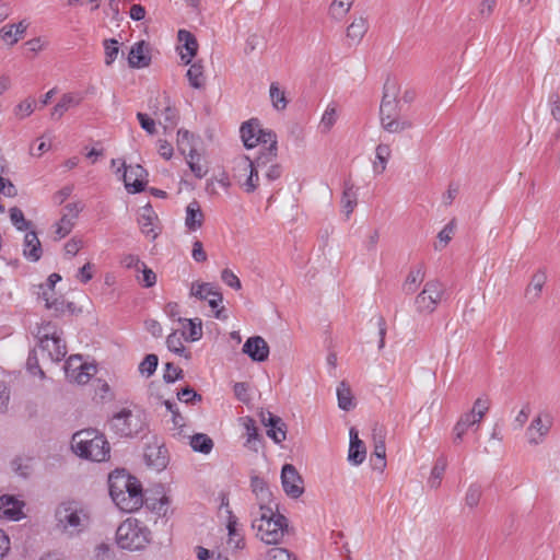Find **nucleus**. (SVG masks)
<instances>
[{"mask_svg": "<svg viewBox=\"0 0 560 560\" xmlns=\"http://www.w3.org/2000/svg\"><path fill=\"white\" fill-rule=\"evenodd\" d=\"M57 529L68 538L86 533L93 522L92 509L78 501H66L55 512Z\"/></svg>", "mask_w": 560, "mask_h": 560, "instance_id": "1", "label": "nucleus"}, {"mask_svg": "<svg viewBox=\"0 0 560 560\" xmlns=\"http://www.w3.org/2000/svg\"><path fill=\"white\" fill-rule=\"evenodd\" d=\"M108 488L109 495L119 510L130 513L142 506L141 485L124 469H116L109 475Z\"/></svg>", "mask_w": 560, "mask_h": 560, "instance_id": "2", "label": "nucleus"}, {"mask_svg": "<svg viewBox=\"0 0 560 560\" xmlns=\"http://www.w3.org/2000/svg\"><path fill=\"white\" fill-rule=\"evenodd\" d=\"M277 508H252L249 512L256 536L268 545L279 544L288 529V520Z\"/></svg>", "mask_w": 560, "mask_h": 560, "instance_id": "3", "label": "nucleus"}, {"mask_svg": "<svg viewBox=\"0 0 560 560\" xmlns=\"http://www.w3.org/2000/svg\"><path fill=\"white\" fill-rule=\"evenodd\" d=\"M72 451L80 457L93 462H104L109 457V443L105 435L94 429H86L73 434Z\"/></svg>", "mask_w": 560, "mask_h": 560, "instance_id": "4", "label": "nucleus"}, {"mask_svg": "<svg viewBox=\"0 0 560 560\" xmlns=\"http://www.w3.org/2000/svg\"><path fill=\"white\" fill-rule=\"evenodd\" d=\"M380 117L382 127L390 133L401 132L412 126L409 120L399 118L397 84L395 81L387 80L384 85Z\"/></svg>", "mask_w": 560, "mask_h": 560, "instance_id": "5", "label": "nucleus"}, {"mask_svg": "<svg viewBox=\"0 0 560 560\" xmlns=\"http://www.w3.org/2000/svg\"><path fill=\"white\" fill-rule=\"evenodd\" d=\"M277 159L273 151H260L255 159L242 156L237 163V167L242 174L238 176L241 188L247 192H254L259 186V173L268 166L270 162Z\"/></svg>", "mask_w": 560, "mask_h": 560, "instance_id": "6", "label": "nucleus"}, {"mask_svg": "<svg viewBox=\"0 0 560 560\" xmlns=\"http://www.w3.org/2000/svg\"><path fill=\"white\" fill-rule=\"evenodd\" d=\"M145 416L138 408H122L108 420V428L116 436L133 438L144 431Z\"/></svg>", "mask_w": 560, "mask_h": 560, "instance_id": "7", "label": "nucleus"}, {"mask_svg": "<svg viewBox=\"0 0 560 560\" xmlns=\"http://www.w3.org/2000/svg\"><path fill=\"white\" fill-rule=\"evenodd\" d=\"M151 541L150 529L137 518H127L116 530V542L121 549L141 550Z\"/></svg>", "mask_w": 560, "mask_h": 560, "instance_id": "8", "label": "nucleus"}, {"mask_svg": "<svg viewBox=\"0 0 560 560\" xmlns=\"http://www.w3.org/2000/svg\"><path fill=\"white\" fill-rule=\"evenodd\" d=\"M446 300L447 293L444 283L431 279L423 284L421 291L416 295L413 300L415 312L419 316H429Z\"/></svg>", "mask_w": 560, "mask_h": 560, "instance_id": "9", "label": "nucleus"}, {"mask_svg": "<svg viewBox=\"0 0 560 560\" xmlns=\"http://www.w3.org/2000/svg\"><path fill=\"white\" fill-rule=\"evenodd\" d=\"M240 132L245 148L253 149L261 144V151L272 150L275 155H277V135L270 129H262L258 119L243 122Z\"/></svg>", "mask_w": 560, "mask_h": 560, "instance_id": "10", "label": "nucleus"}, {"mask_svg": "<svg viewBox=\"0 0 560 560\" xmlns=\"http://www.w3.org/2000/svg\"><path fill=\"white\" fill-rule=\"evenodd\" d=\"M67 377L78 384H86L96 374L97 368L94 363L83 361L80 353L70 355L65 363Z\"/></svg>", "mask_w": 560, "mask_h": 560, "instance_id": "11", "label": "nucleus"}, {"mask_svg": "<svg viewBox=\"0 0 560 560\" xmlns=\"http://www.w3.org/2000/svg\"><path fill=\"white\" fill-rule=\"evenodd\" d=\"M551 427L552 417L548 412H539L526 429L527 443L533 446L544 443Z\"/></svg>", "mask_w": 560, "mask_h": 560, "instance_id": "12", "label": "nucleus"}, {"mask_svg": "<svg viewBox=\"0 0 560 560\" xmlns=\"http://www.w3.org/2000/svg\"><path fill=\"white\" fill-rule=\"evenodd\" d=\"M35 338L40 350H61L66 348L62 332L51 323L39 326Z\"/></svg>", "mask_w": 560, "mask_h": 560, "instance_id": "13", "label": "nucleus"}, {"mask_svg": "<svg viewBox=\"0 0 560 560\" xmlns=\"http://www.w3.org/2000/svg\"><path fill=\"white\" fill-rule=\"evenodd\" d=\"M121 167L124 168L121 179L124 180L127 191L129 194L143 191L145 186L144 178L147 176L145 170L139 164L126 166L125 162L121 163Z\"/></svg>", "mask_w": 560, "mask_h": 560, "instance_id": "14", "label": "nucleus"}, {"mask_svg": "<svg viewBox=\"0 0 560 560\" xmlns=\"http://www.w3.org/2000/svg\"><path fill=\"white\" fill-rule=\"evenodd\" d=\"M281 482L285 494L293 499L299 498L304 491L303 480L295 467L291 464L283 465Z\"/></svg>", "mask_w": 560, "mask_h": 560, "instance_id": "15", "label": "nucleus"}, {"mask_svg": "<svg viewBox=\"0 0 560 560\" xmlns=\"http://www.w3.org/2000/svg\"><path fill=\"white\" fill-rule=\"evenodd\" d=\"M24 502L10 494L0 497V518L16 522L24 515Z\"/></svg>", "mask_w": 560, "mask_h": 560, "instance_id": "16", "label": "nucleus"}, {"mask_svg": "<svg viewBox=\"0 0 560 560\" xmlns=\"http://www.w3.org/2000/svg\"><path fill=\"white\" fill-rule=\"evenodd\" d=\"M250 488L257 501V503L252 508L278 506L277 503L273 501L271 490L269 489L267 482L262 478L258 476H253L250 478Z\"/></svg>", "mask_w": 560, "mask_h": 560, "instance_id": "17", "label": "nucleus"}, {"mask_svg": "<svg viewBox=\"0 0 560 560\" xmlns=\"http://www.w3.org/2000/svg\"><path fill=\"white\" fill-rule=\"evenodd\" d=\"M261 422L267 428V435L276 443L280 444L287 438V425L282 419L271 412L261 413Z\"/></svg>", "mask_w": 560, "mask_h": 560, "instance_id": "18", "label": "nucleus"}, {"mask_svg": "<svg viewBox=\"0 0 560 560\" xmlns=\"http://www.w3.org/2000/svg\"><path fill=\"white\" fill-rule=\"evenodd\" d=\"M546 282L547 272L545 269H538L534 272L524 292V296L529 304H534L540 299Z\"/></svg>", "mask_w": 560, "mask_h": 560, "instance_id": "19", "label": "nucleus"}, {"mask_svg": "<svg viewBox=\"0 0 560 560\" xmlns=\"http://www.w3.org/2000/svg\"><path fill=\"white\" fill-rule=\"evenodd\" d=\"M350 443L348 451V460L353 466L361 465L366 457V450L364 443L359 438L358 430L352 427L349 430Z\"/></svg>", "mask_w": 560, "mask_h": 560, "instance_id": "20", "label": "nucleus"}, {"mask_svg": "<svg viewBox=\"0 0 560 560\" xmlns=\"http://www.w3.org/2000/svg\"><path fill=\"white\" fill-rule=\"evenodd\" d=\"M39 298L45 301L46 308L54 311L56 315L69 313L71 315L80 312L72 302H67L62 298L52 299L47 291L39 292Z\"/></svg>", "mask_w": 560, "mask_h": 560, "instance_id": "21", "label": "nucleus"}, {"mask_svg": "<svg viewBox=\"0 0 560 560\" xmlns=\"http://www.w3.org/2000/svg\"><path fill=\"white\" fill-rule=\"evenodd\" d=\"M43 249L36 232L30 231L24 236L23 256L28 261H38L42 257Z\"/></svg>", "mask_w": 560, "mask_h": 560, "instance_id": "22", "label": "nucleus"}, {"mask_svg": "<svg viewBox=\"0 0 560 560\" xmlns=\"http://www.w3.org/2000/svg\"><path fill=\"white\" fill-rule=\"evenodd\" d=\"M156 220L158 215L150 205H147L141 208L138 217V224L143 234L152 238H155L158 236V233L155 232L154 229V223Z\"/></svg>", "mask_w": 560, "mask_h": 560, "instance_id": "23", "label": "nucleus"}, {"mask_svg": "<svg viewBox=\"0 0 560 560\" xmlns=\"http://www.w3.org/2000/svg\"><path fill=\"white\" fill-rule=\"evenodd\" d=\"M205 215L198 201L194 200L186 207L185 226L188 231H197L203 224Z\"/></svg>", "mask_w": 560, "mask_h": 560, "instance_id": "24", "label": "nucleus"}, {"mask_svg": "<svg viewBox=\"0 0 560 560\" xmlns=\"http://www.w3.org/2000/svg\"><path fill=\"white\" fill-rule=\"evenodd\" d=\"M150 60H151V58L149 56V50H148V47L145 46L144 42L136 43L131 47V49L129 51V56H128V61H129L130 67L144 68V67L149 66Z\"/></svg>", "mask_w": 560, "mask_h": 560, "instance_id": "25", "label": "nucleus"}, {"mask_svg": "<svg viewBox=\"0 0 560 560\" xmlns=\"http://www.w3.org/2000/svg\"><path fill=\"white\" fill-rule=\"evenodd\" d=\"M178 40L183 43V46L186 50V52L180 54V58L186 65H189L191 62V59L197 54L198 43L195 36L186 30L178 31Z\"/></svg>", "mask_w": 560, "mask_h": 560, "instance_id": "26", "label": "nucleus"}, {"mask_svg": "<svg viewBox=\"0 0 560 560\" xmlns=\"http://www.w3.org/2000/svg\"><path fill=\"white\" fill-rule=\"evenodd\" d=\"M27 24L21 21L16 24H7L0 30V37L9 45L16 44L25 34Z\"/></svg>", "mask_w": 560, "mask_h": 560, "instance_id": "27", "label": "nucleus"}, {"mask_svg": "<svg viewBox=\"0 0 560 560\" xmlns=\"http://www.w3.org/2000/svg\"><path fill=\"white\" fill-rule=\"evenodd\" d=\"M358 202V191L351 180H346L343 184V191L341 196L342 210L348 218L354 210Z\"/></svg>", "mask_w": 560, "mask_h": 560, "instance_id": "28", "label": "nucleus"}, {"mask_svg": "<svg viewBox=\"0 0 560 560\" xmlns=\"http://www.w3.org/2000/svg\"><path fill=\"white\" fill-rule=\"evenodd\" d=\"M82 101V96L77 93H66L60 101L56 104L51 112L54 119H59L71 107L78 106Z\"/></svg>", "mask_w": 560, "mask_h": 560, "instance_id": "29", "label": "nucleus"}, {"mask_svg": "<svg viewBox=\"0 0 560 560\" xmlns=\"http://www.w3.org/2000/svg\"><path fill=\"white\" fill-rule=\"evenodd\" d=\"M368 31V23L363 18H357L347 28V39L350 46L358 45Z\"/></svg>", "mask_w": 560, "mask_h": 560, "instance_id": "30", "label": "nucleus"}, {"mask_svg": "<svg viewBox=\"0 0 560 560\" xmlns=\"http://www.w3.org/2000/svg\"><path fill=\"white\" fill-rule=\"evenodd\" d=\"M144 457L148 466L155 470L164 469L168 463L166 451L162 447H148L144 453Z\"/></svg>", "mask_w": 560, "mask_h": 560, "instance_id": "31", "label": "nucleus"}, {"mask_svg": "<svg viewBox=\"0 0 560 560\" xmlns=\"http://www.w3.org/2000/svg\"><path fill=\"white\" fill-rule=\"evenodd\" d=\"M392 150L388 144L381 143L375 149V160L373 161V172L381 175L385 172Z\"/></svg>", "mask_w": 560, "mask_h": 560, "instance_id": "32", "label": "nucleus"}, {"mask_svg": "<svg viewBox=\"0 0 560 560\" xmlns=\"http://www.w3.org/2000/svg\"><path fill=\"white\" fill-rule=\"evenodd\" d=\"M218 290L219 287L214 283L195 281L190 287V295L203 301L209 299L212 293H215Z\"/></svg>", "mask_w": 560, "mask_h": 560, "instance_id": "33", "label": "nucleus"}, {"mask_svg": "<svg viewBox=\"0 0 560 560\" xmlns=\"http://www.w3.org/2000/svg\"><path fill=\"white\" fill-rule=\"evenodd\" d=\"M424 279V270L421 266H416L410 269L404 282V291L408 294L416 292L418 285Z\"/></svg>", "mask_w": 560, "mask_h": 560, "instance_id": "34", "label": "nucleus"}, {"mask_svg": "<svg viewBox=\"0 0 560 560\" xmlns=\"http://www.w3.org/2000/svg\"><path fill=\"white\" fill-rule=\"evenodd\" d=\"M189 445L195 452L209 454L213 448V441L203 433H196L190 436Z\"/></svg>", "mask_w": 560, "mask_h": 560, "instance_id": "35", "label": "nucleus"}, {"mask_svg": "<svg viewBox=\"0 0 560 560\" xmlns=\"http://www.w3.org/2000/svg\"><path fill=\"white\" fill-rule=\"evenodd\" d=\"M186 75L191 88L199 90L205 86L203 67L199 62L191 63Z\"/></svg>", "mask_w": 560, "mask_h": 560, "instance_id": "36", "label": "nucleus"}, {"mask_svg": "<svg viewBox=\"0 0 560 560\" xmlns=\"http://www.w3.org/2000/svg\"><path fill=\"white\" fill-rule=\"evenodd\" d=\"M182 335L186 340L196 341L202 336V324L199 318L187 319Z\"/></svg>", "mask_w": 560, "mask_h": 560, "instance_id": "37", "label": "nucleus"}, {"mask_svg": "<svg viewBox=\"0 0 560 560\" xmlns=\"http://www.w3.org/2000/svg\"><path fill=\"white\" fill-rule=\"evenodd\" d=\"M338 406L340 409L349 411L354 407L352 393L346 382H341L337 387Z\"/></svg>", "mask_w": 560, "mask_h": 560, "instance_id": "38", "label": "nucleus"}, {"mask_svg": "<svg viewBox=\"0 0 560 560\" xmlns=\"http://www.w3.org/2000/svg\"><path fill=\"white\" fill-rule=\"evenodd\" d=\"M269 96L275 109L283 110L287 107L288 100L285 97V93L284 91L280 90L277 82H272L270 84Z\"/></svg>", "mask_w": 560, "mask_h": 560, "instance_id": "39", "label": "nucleus"}, {"mask_svg": "<svg viewBox=\"0 0 560 560\" xmlns=\"http://www.w3.org/2000/svg\"><path fill=\"white\" fill-rule=\"evenodd\" d=\"M206 301H208L211 310L214 311V317L217 319L226 320L229 318L225 307H219L223 301V295L220 292V289L215 293H212V295Z\"/></svg>", "mask_w": 560, "mask_h": 560, "instance_id": "40", "label": "nucleus"}, {"mask_svg": "<svg viewBox=\"0 0 560 560\" xmlns=\"http://www.w3.org/2000/svg\"><path fill=\"white\" fill-rule=\"evenodd\" d=\"M337 117H338V115H337L336 105L329 104L326 107V109L322 116L320 122H319V128H320L322 132L330 131V129L337 121Z\"/></svg>", "mask_w": 560, "mask_h": 560, "instance_id": "41", "label": "nucleus"}, {"mask_svg": "<svg viewBox=\"0 0 560 560\" xmlns=\"http://www.w3.org/2000/svg\"><path fill=\"white\" fill-rule=\"evenodd\" d=\"M353 0H334L329 8L330 16L337 21L343 19L349 12Z\"/></svg>", "mask_w": 560, "mask_h": 560, "instance_id": "42", "label": "nucleus"}, {"mask_svg": "<svg viewBox=\"0 0 560 560\" xmlns=\"http://www.w3.org/2000/svg\"><path fill=\"white\" fill-rule=\"evenodd\" d=\"M243 424H244V428H245V431H246V436H247L246 445L249 448L256 450V444L259 441V434H258V431H257V427H256L255 420L247 417V418L244 419V423Z\"/></svg>", "mask_w": 560, "mask_h": 560, "instance_id": "43", "label": "nucleus"}, {"mask_svg": "<svg viewBox=\"0 0 560 560\" xmlns=\"http://www.w3.org/2000/svg\"><path fill=\"white\" fill-rule=\"evenodd\" d=\"M482 495V488L480 485L474 482L470 483L467 488L466 494H465V504L469 509H475L481 499Z\"/></svg>", "mask_w": 560, "mask_h": 560, "instance_id": "44", "label": "nucleus"}, {"mask_svg": "<svg viewBox=\"0 0 560 560\" xmlns=\"http://www.w3.org/2000/svg\"><path fill=\"white\" fill-rule=\"evenodd\" d=\"M163 121L164 129H172L176 126L178 120V110L174 107L167 104L165 108L161 113Z\"/></svg>", "mask_w": 560, "mask_h": 560, "instance_id": "45", "label": "nucleus"}, {"mask_svg": "<svg viewBox=\"0 0 560 560\" xmlns=\"http://www.w3.org/2000/svg\"><path fill=\"white\" fill-rule=\"evenodd\" d=\"M10 219L19 231H26L31 226V222L25 219L23 211L16 207L10 209Z\"/></svg>", "mask_w": 560, "mask_h": 560, "instance_id": "46", "label": "nucleus"}, {"mask_svg": "<svg viewBox=\"0 0 560 560\" xmlns=\"http://www.w3.org/2000/svg\"><path fill=\"white\" fill-rule=\"evenodd\" d=\"M158 362L159 359L154 353L148 354L139 364V372L147 377L151 376L156 370Z\"/></svg>", "mask_w": 560, "mask_h": 560, "instance_id": "47", "label": "nucleus"}, {"mask_svg": "<svg viewBox=\"0 0 560 560\" xmlns=\"http://www.w3.org/2000/svg\"><path fill=\"white\" fill-rule=\"evenodd\" d=\"M104 49H105V63L107 66H110L117 58L119 52V43L118 40L112 38L106 39L104 42Z\"/></svg>", "mask_w": 560, "mask_h": 560, "instance_id": "48", "label": "nucleus"}, {"mask_svg": "<svg viewBox=\"0 0 560 560\" xmlns=\"http://www.w3.org/2000/svg\"><path fill=\"white\" fill-rule=\"evenodd\" d=\"M194 135L187 129H178L177 131V148L180 153L185 154L187 149L192 148Z\"/></svg>", "mask_w": 560, "mask_h": 560, "instance_id": "49", "label": "nucleus"}, {"mask_svg": "<svg viewBox=\"0 0 560 560\" xmlns=\"http://www.w3.org/2000/svg\"><path fill=\"white\" fill-rule=\"evenodd\" d=\"M74 225V219L69 218V214H62L59 222L56 224V234L59 238L67 236Z\"/></svg>", "mask_w": 560, "mask_h": 560, "instance_id": "50", "label": "nucleus"}, {"mask_svg": "<svg viewBox=\"0 0 560 560\" xmlns=\"http://www.w3.org/2000/svg\"><path fill=\"white\" fill-rule=\"evenodd\" d=\"M490 407V400L487 397H479L474 402L472 409L468 411L469 413H474L478 421L480 422L485 415L488 412Z\"/></svg>", "mask_w": 560, "mask_h": 560, "instance_id": "51", "label": "nucleus"}, {"mask_svg": "<svg viewBox=\"0 0 560 560\" xmlns=\"http://www.w3.org/2000/svg\"><path fill=\"white\" fill-rule=\"evenodd\" d=\"M264 178L269 183L279 179L282 175V166L276 162V159L266 166L264 171Z\"/></svg>", "mask_w": 560, "mask_h": 560, "instance_id": "52", "label": "nucleus"}, {"mask_svg": "<svg viewBox=\"0 0 560 560\" xmlns=\"http://www.w3.org/2000/svg\"><path fill=\"white\" fill-rule=\"evenodd\" d=\"M236 526H237V518L233 514L232 511H229L228 524H226V528H228V533H229V544H232L233 537H237V541L235 542V548H238L240 544L242 542V537L236 532Z\"/></svg>", "mask_w": 560, "mask_h": 560, "instance_id": "53", "label": "nucleus"}, {"mask_svg": "<svg viewBox=\"0 0 560 560\" xmlns=\"http://www.w3.org/2000/svg\"><path fill=\"white\" fill-rule=\"evenodd\" d=\"M139 271H141L142 277H138V281L142 284V287L151 288L155 285L156 275L152 269L148 268L147 265L144 264Z\"/></svg>", "mask_w": 560, "mask_h": 560, "instance_id": "54", "label": "nucleus"}, {"mask_svg": "<svg viewBox=\"0 0 560 560\" xmlns=\"http://www.w3.org/2000/svg\"><path fill=\"white\" fill-rule=\"evenodd\" d=\"M196 557L198 560H229L226 556L221 552L211 551L205 547H196Z\"/></svg>", "mask_w": 560, "mask_h": 560, "instance_id": "55", "label": "nucleus"}, {"mask_svg": "<svg viewBox=\"0 0 560 560\" xmlns=\"http://www.w3.org/2000/svg\"><path fill=\"white\" fill-rule=\"evenodd\" d=\"M221 280L234 290H241L242 283L238 277L229 268L221 271Z\"/></svg>", "mask_w": 560, "mask_h": 560, "instance_id": "56", "label": "nucleus"}, {"mask_svg": "<svg viewBox=\"0 0 560 560\" xmlns=\"http://www.w3.org/2000/svg\"><path fill=\"white\" fill-rule=\"evenodd\" d=\"M455 231L454 222L447 223L443 230L438 234L440 245H435L436 249L443 248L451 240Z\"/></svg>", "mask_w": 560, "mask_h": 560, "instance_id": "57", "label": "nucleus"}, {"mask_svg": "<svg viewBox=\"0 0 560 560\" xmlns=\"http://www.w3.org/2000/svg\"><path fill=\"white\" fill-rule=\"evenodd\" d=\"M241 350H269L268 343L260 336L249 337Z\"/></svg>", "mask_w": 560, "mask_h": 560, "instance_id": "58", "label": "nucleus"}, {"mask_svg": "<svg viewBox=\"0 0 560 560\" xmlns=\"http://www.w3.org/2000/svg\"><path fill=\"white\" fill-rule=\"evenodd\" d=\"M35 101L34 100H25L16 105L14 113L20 118H25L30 116L34 112Z\"/></svg>", "mask_w": 560, "mask_h": 560, "instance_id": "59", "label": "nucleus"}, {"mask_svg": "<svg viewBox=\"0 0 560 560\" xmlns=\"http://www.w3.org/2000/svg\"><path fill=\"white\" fill-rule=\"evenodd\" d=\"M373 456H375L378 460V464H375V468L383 469L386 465L385 457H386V447L383 440H380L375 443Z\"/></svg>", "mask_w": 560, "mask_h": 560, "instance_id": "60", "label": "nucleus"}, {"mask_svg": "<svg viewBox=\"0 0 560 560\" xmlns=\"http://www.w3.org/2000/svg\"><path fill=\"white\" fill-rule=\"evenodd\" d=\"M378 240H380L378 230H376V229L371 230L363 241V247L365 248V250H368L370 253L371 252L374 253L376 250Z\"/></svg>", "mask_w": 560, "mask_h": 560, "instance_id": "61", "label": "nucleus"}, {"mask_svg": "<svg viewBox=\"0 0 560 560\" xmlns=\"http://www.w3.org/2000/svg\"><path fill=\"white\" fill-rule=\"evenodd\" d=\"M182 374L183 371L179 368L168 362L165 365V372L163 377L166 383H174L176 380L182 377Z\"/></svg>", "mask_w": 560, "mask_h": 560, "instance_id": "62", "label": "nucleus"}, {"mask_svg": "<svg viewBox=\"0 0 560 560\" xmlns=\"http://www.w3.org/2000/svg\"><path fill=\"white\" fill-rule=\"evenodd\" d=\"M548 104L552 118L560 121V95L558 93H551L548 97Z\"/></svg>", "mask_w": 560, "mask_h": 560, "instance_id": "63", "label": "nucleus"}, {"mask_svg": "<svg viewBox=\"0 0 560 560\" xmlns=\"http://www.w3.org/2000/svg\"><path fill=\"white\" fill-rule=\"evenodd\" d=\"M267 560H291V555L287 549L272 548L268 551Z\"/></svg>", "mask_w": 560, "mask_h": 560, "instance_id": "64", "label": "nucleus"}]
</instances>
